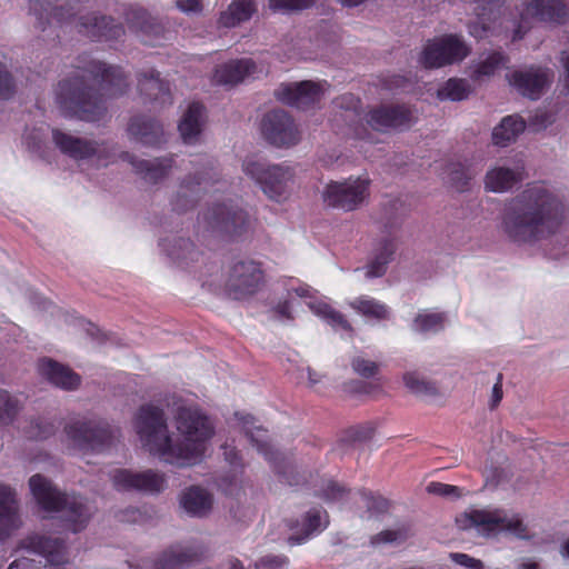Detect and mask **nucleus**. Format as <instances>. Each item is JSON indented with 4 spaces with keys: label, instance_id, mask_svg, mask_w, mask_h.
Returning <instances> with one entry per match:
<instances>
[{
    "label": "nucleus",
    "instance_id": "f257e3e1",
    "mask_svg": "<svg viewBox=\"0 0 569 569\" xmlns=\"http://www.w3.org/2000/svg\"><path fill=\"white\" fill-rule=\"evenodd\" d=\"M177 437L169 432L161 408L141 406L133 427L142 447L166 463L191 467L200 463L214 433L211 420L196 405L181 403L174 415Z\"/></svg>",
    "mask_w": 569,
    "mask_h": 569
},
{
    "label": "nucleus",
    "instance_id": "f03ea898",
    "mask_svg": "<svg viewBox=\"0 0 569 569\" xmlns=\"http://www.w3.org/2000/svg\"><path fill=\"white\" fill-rule=\"evenodd\" d=\"M565 206L545 184H531L506 203L501 228L513 242L543 246L551 258L569 253V233L561 230Z\"/></svg>",
    "mask_w": 569,
    "mask_h": 569
},
{
    "label": "nucleus",
    "instance_id": "7ed1b4c3",
    "mask_svg": "<svg viewBox=\"0 0 569 569\" xmlns=\"http://www.w3.org/2000/svg\"><path fill=\"white\" fill-rule=\"evenodd\" d=\"M127 88L126 77L119 67L90 60L58 83L56 102L66 117L96 121L106 112L102 97L121 96Z\"/></svg>",
    "mask_w": 569,
    "mask_h": 569
},
{
    "label": "nucleus",
    "instance_id": "20e7f679",
    "mask_svg": "<svg viewBox=\"0 0 569 569\" xmlns=\"http://www.w3.org/2000/svg\"><path fill=\"white\" fill-rule=\"evenodd\" d=\"M29 12L34 16L38 27L47 24L69 23L76 21L79 32L92 39L117 40L123 33V27L114 23L111 18L99 17L97 13H83L71 0H28Z\"/></svg>",
    "mask_w": 569,
    "mask_h": 569
},
{
    "label": "nucleus",
    "instance_id": "39448f33",
    "mask_svg": "<svg viewBox=\"0 0 569 569\" xmlns=\"http://www.w3.org/2000/svg\"><path fill=\"white\" fill-rule=\"evenodd\" d=\"M30 491L40 508L49 513H59L63 528L76 533L83 530L92 515V508L82 497L68 496L41 475L29 479Z\"/></svg>",
    "mask_w": 569,
    "mask_h": 569
},
{
    "label": "nucleus",
    "instance_id": "423d86ee",
    "mask_svg": "<svg viewBox=\"0 0 569 569\" xmlns=\"http://www.w3.org/2000/svg\"><path fill=\"white\" fill-rule=\"evenodd\" d=\"M242 171L273 202L284 203L293 192L296 172L287 163H271L258 157H248L242 162Z\"/></svg>",
    "mask_w": 569,
    "mask_h": 569
},
{
    "label": "nucleus",
    "instance_id": "0eeeda50",
    "mask_svg": "<svg viewBox=\"0 0 569 569\" xmlns=\"http://www.w3.org/2000/svg\"><path fill=\"white\" fill-rule=\"evenodd\" d=\"M457 526L462 530H475L483 537L509 532L518 538H527L526 526L513 512L502 509H472L457 517Z\"/></svg>",
    "mask_w": 569,
    "mask_h": 569
},
{
    "label": "nucleus",
    "instance_id": "6e6552de",
    "mask_svg": "<svg viewBox=\"0 0 569 569\" xmlns=\"http://www.w3.org/2000/svg\"><path fill=\"white\" fill-rule=\"evenodd\" d=\"M68 445L79 451L104 450L112 439L109 423L93 417H76L64 428Z\"/></svg>",
    "mask_w": 569,
    "mask_h": 569
},
{
    "label": "nucleus",
    "instance_id": "1a4fd4ad",
    "mask_svg": "<svg viewBox=\"0 0 569 569\" xmlns=\"http://www.w3.org/2000/svg\"><path fill=\"white\" fill-rule=\"evenodd\" d=\"M470 53L469 46L462 37L443 34L429 39L418 58V62L426 69H439L461 62Z\"/></svg>",
    "mask_w": 569,
    "mask_h": 569
},
{
    "label": "nucleus",
    "instance_id": "9d476101",
    "mask_svg": "<svg viewBox=\"0 0 569 569\" xmlns=\"http://www.w3.org/2000/svg\"><path fill=\"white\" fill-rule=\"evenodd\" d=\"M199 221L208 229L218 230L230 236H240L252 223L249 212L232 199L214 203L201 213Z\"/></svg>",
    "mask_w": 569,
    "mask_h": 569
},
{
    "label": "nucleus",
    "instance_id": "9b49d317",
    "mask_svg": "<svg viewBox=\"0 0 569 569\" xmlns=\"http://www.w3.org/2000/svg\"><path fill=\"white\" fill-rule=\"evenodd\" d=\"M369 186L370 179L367 176L331 181L322 191V200L328 207L352 211L368 198Z\"/></svg>",
    "mask_w": 569,
    "mask_h": 569
},
{
    "label": "nucleus",
    "instance_id": "f8f14e48",
    "mask_svg": "<svg viewBox=\"0 0 569 569\" xmlns=\"http://www.w3.org/2000/svg\"><path fill=\"white\" fill-rule=\"evenodd\" d=\"M284 289L289 297L295 293L297 297L303 299L311 312L331 326L332 329L337 331L341 330L346 335L351 332V326L345 317L330 306L327 297L320 295L310 286L298 279H290L284 283Z\"/></svg>",
    "mask_w": 569,
    "mask_h": 569
},
{
    "label": "nucleus",
    "instance_id": "ddd939ff",
    "mask_svg": "<svg viewBox=\"0 0 569 569\" xmlns=\"http://www.w3.org/2000/svg\"><path fill=\"white\" fill-rule=\"evenodd\" d=\"M263 281L260 264L252 260L236 262L228 273L226 291L233 299H243L254 295Z\"/></svg>",
    "mask_w": 569,
    "mask_h": 569
},
{
    "label": "nucleus",
    "instance_id": "4468645a",
    "mask_svg": "<svg viewBox=\"0 0 569 569\" xmlns=\"http://www.w3.org/2000/svg\"><path fill=\"white\" fill-rule=\"evenodd\" d=\"M52 139L59 150L77 160L94 159L98 166H107L112 161L109 148L104 144L74 137L59 129L52 131Z\"/></svg>",
    "mask_w": 569,
    "mask_h": 569
},
{
    "label": "nucleus",
    "instance_id": "2eb2a0df",
    "mask_svg": "<svg viewBox=\"0 0 569 569\" xmlns=\"http://www.w3.org/2000/svg\"><path fill=\"white\" fill-rule=\"evenodd\" d=\"M218 172L211 164L197 168L193 174L182 180L179 190L171 201L172 209L178 212L193 207L201 191H209L210 187L218 183Z\"/></svg>",
    "mask_w": 569,
    "mask_h": 569
},
{
    "label": "nucleus",
    "instance_id": "dca6fc26",
    "mask_svg": "<svg viewBox=\"0 0 569 569\" xmlns=\"http://www.w3.org/2000/svg\"><path fill=\"white\" fill-rule=\"evenodd\" d=\"M263 138L276 147H291L299 142L300 132L292 118L280 109L267 112L260 123Z\"/></svg>",
    "mask_w": 569,
    "mask_h": 569
},
{
    "label": "nucleus",
    "instance_id": "f3484780",
    "mask_svg": "<svg viewBox=\"0 0 569 569\" xmlns=\"http://www.w3.org/2000/svg\"><path fill=\"white\" fill-rule=\"evenodd\" d=\"M550 68L529 67L507 73L509 84L521 96L532 100L539 99L553 80Z\"/></svg>",
    "mask_w": 569,
    "mask_h": 569
},
{
    "label": "nucleus",
    "instance_id": "a211bd4d",
    "mask_svg": "<svg viewBox=\"0 0 569 569\" xmlns=\"http://www.w3.org/2000/svg\"><path fill=\"white\" fill-rule=\"evenodd\" d=\"M520 16L521 21L515 31V40L522 38V29L530 19L541 22H563L568 16V8L562 0H526Z\"/></svg>",
    "mask_w": 569,
    "mask_h": 569
},
{
    "label": "nucleus",
    "instance_id": "6ab92c4d",
    "mask_svg": "<svg viewBox=\"0 0 569 569\" xmlns=\"http://www.w3.org/2000/svg\"><path fill=\"white\" fill-rule=\"evenodd\" d=\"M327 87L326 81L283 83L276 90L274 94L279 101L305 110L320 101Z\"/></svg>",
    "mask_w": 569,
    "mask_h": 569
},
{
    "label": "nucleus",
    "instance_id": "aec40b11",
    "mask_svg": "<svg viewBox=\"0 0 569 569\" xmlns=\"http://www.w3.org/2000/svg\"><path fill=\"white\" fill-rule=\"evenodd\" d=\"M118 490H137L148 493H159L164 490L167 481L163 475L146 470L133 472L126 469L116 470L111 476Z\"/></svg>",
    "mask_w": 569,
    "mask_h": 569
},
{
    "label": "nucleus",
    "instance_id": "412c9836",
    "mask_svg": "<svg viewBox=\"0 0 569 569\" xmlns=\"http://www.w3.org/2000/svg\"><path fill=\"white\" fill-rule=\"evenodd\" d=\"M20 548L29 553L41 556L53 567H59L69 561L68 547L59 538L32 533L21 541Z\"/></svg>",
    "mask_w": 569,
    "mask_h": 569
},
{
    "label": "nucleus",
    "instance_id": "4be33fe9",
    "mask_svg": "<svg viewBox=\"0 0 569 569\" xmlns=\"http://www.w3.org/2000/svg\"><path fill=\"white\" fill-rule=\"evenodd\" d=\"M412 121L411 111L403 106L378 107L366 114V122L375 131L407 128Z\"/></svg>",
    "mask_w": 569,
    "mask_h": 569
},
{
    "label": "nucleus",
    "instance_id": "5701e85b",
    "mask_svg": "<svg viewBox=\"0 0 569 569\" xmlns=\"http://www.w3.org/2000/svg\"><path fill=\"white\" fill-rule=\"evenodd\" d=\"M477 18L468 26L470 36L482 39L495 33L500 18L502 0H471Z\"/></svg>",
    "mask_w": 569,
    "mask_h": 569
},
{
    "label": "nucleus",
    "instance_id": "b1692460",
    "mask_svg": "<svg viewBox=\"0 0 569 569\" xmlns=\"http://www.w3.org/2000/svg\"><path fill=\"white\" fill-rule=\"evenodd\" d=\"M236 419L243 429L244 433L257 448L258 452L261 453L267 461H269L278 472H282L279 466V459H282V455L278 451H273L268 442L267 430L259 426H256L254 418L249 413H236Z\"/></svg>",
    "mask_w": 569,
    "mask_h": 569
},
{
    "label": "nucleus",
    "instance_id": "393cba45",
    "mask_svg": "<svg viewBox=\"0 0 569 569\" xmlns=\"http://www.w3.org/2000/svg\"><path fill=\"white\" fill-rule=\"evenodd\" d=\"M22 525L13 488L0 483V540L10 537Z\"/></svg>",
    "mask_w": 569,
    "mask_h": 569
},
{
    "label": "nucleus",
    "instance_id": "a878e982",
    "mask_svg": "<svg viewBox=\"0 0 569 569\" xmlns=\"http://www.w3.org/2000/svg\"><path fill=\"white\" fill-rule=\"evenodd\" d=\"M261 72L262 69H259L251 59H237L219 66L214 71L213 80L220 84H237Z\"/></svg>",
    "mask_w": 569,
    "mask_h": 569
},
{
    "label": "nucleus",
    "instance_id": "bb28decb",
    "mask_svg": "<svg viewBox=\"0 0 569 569\" xmlns=\"http://www.w3.org/2000/svg\"><path fill=\"white\" fill-rule=\"evenodd\" d=\"M122 157L132 166L136 173L149 183H157L166 178L173 163L172 157L147 160L139 159L127 152L123 153Z\"/></svg>",
    "mask_w": 569,
    "mask_h": 569
},
{
    "label": "nucleus",
    "instance_id": "cd10ccee",
    "mask_svg": "<svg viewBox=\"0 0 569 569\" xmlns=\"http://www.w3.org/2000/svg\"><path fill=\"white\" fill-rule=\"evenodd\" d=\"M39 373L48 379L52 385L72 390L80 385V377L68 367L51 359H42L38 363Z\"/></svg>",
    "mask_w": 569,
    "mask_h": 569
},
{
    "label": "nucleus",
    "instance_id": "c85d7f7f",
    "mask_svg": "<svg viewBox=\"0 0 569 569\" xmlns=\"http://www.w3.org/2000/svg\"><path fill=\"white\" fill-rule=\"evenodd\" d=\"M328 515L321 508L310 509L296 527L295 533L288 539L289 543L300 545L312 536L319 535L328 526Z\"/></svg>",
    "mask_w": 569,
    "mask_h": 569
},
{
    "label": "nucleus",
    "instance_id": "c756f323",
    "mask_svg": "<svg viewBox=\"0 0 569 569\" xmlns=\"http://www.w3.org/2000/svg\"><path fill=\"white\" fill-rule=\"evenodd\" d=\"M160 248L173 262L182 267L198 261L200 257V252L194 244L189 239L181 237H174L172 240H161Z\"/></svg>",
    "mask_w": 569,
    "mask_h": 569
},
{
    "label": "nucleus",
    "instance_id": "7c9ffc66",
    "mask_svg": "<svg viewBox=\"0 0 569 569\" xmlns=\"http://www.w3.org/2000/svg\"><path fill=\"white\" fill-rule=\"evenodd\" d=\"M204 108L198 102L189 104L179 122V131L186 143H194L203 128Z\"/></svg>",
    "mask_w": 569,
    "mask_h": 569
},
{
    "label": "nucleus",
    "instance_id": "2f4dec72",
    "mask_svg": "<svg viewBox=\"0 0 569 569\" xmlns=\"http://www.w3.org/2000/svg\"><path fill=\"white\" fill-rule=\"evenodd\" d=\"M181 508L190 516L203 517L212 507V496L201 487L192 486L180 496Z\"/></svg>",
    "mask_w": 569,
    "mask_h": 569
},
{
    "label": "nucleus",
    "instance_id": "473e14b6",
    "mask_svg": "<svg viewBox=\"0 0 569 569\" xmlns=\"http://www.w3.org/2000/svg\"><path fill=\"white\" fill-rule=\"evenodd\" d=\"M138 87L141 93H144L151 100L159 101L161 106L172 101L169 84L162 81L159 73L153 69L139 74Z\"/></svg>",
    "mask_w": 569,
    "mask_h": 569
},
{
    "label": "nucleus",
    "instance_id": "72a5a7b5",
    "mask_svg": "<svg viewBox=\"0 0 569 569\" xmlns=\"http://www.w3.org/2000/svg\"><path fill=\"white\" fill-rule=\"evenodd\" d=\"M130 136L146 146H156L162 142V127L154 120L146 117H136L128 127Z\"/></svg>",
    "mask_w": 569,
    "mask_h": 569
},
{
    "label": "nucleus",
    "instance_id": "f704fd0d",
    "mask_svg": "<svg viewBox=\"0 0 569 569\" xmlns=\"http://www.w3.org/2000/svg\"><path fill=\"white\" fill-rule=\"evenodd\" d=\"M257 11L254 0H233L218 19L219 27L234 28L248 21Z\"/></svg>",
    "mask_w": 569,
    "mask_h": 569
},
{
    "label": "nucleus",
    "instance_id": "c9c22d12",
    "mask_svg": "<svg viewBox=\"0 0 569 569\" xmlns=\"http://www.w3.org/2000/svg\"><path fill=\"white\" fill-rule=\"evenodd\" d=\"M521 180L519 169H510L503 166H497L490 169L485 179V187L491 192H507Z\"/></svg>",
    "mask_w": 569,
    "mask_h": 569
},
{
    "label": "nucleus",
    "instance_id": "e433bc0d",
    "mask_svg": "<svg viewBox=\"0 0 569 569\" xmlns=\"http://www.w3.org/2000/svg\"><path fill=\"white\" fill-rule=\"evenodd\" d=\"M397 249L395 239L385 238L380 240L373 251L372 259L367 266L366 276L369 278L381 277L391 261Z\"/></svg>",
    "mask_w": 569,
    "mask_h": 569
},
{
    "label": "nucleus",
    "instance_id": "4c0bfd02",
    "mask_svg": "<svg viewBox=\"0 0 569 569\" xmlns=\"http://www.w3.org/2000/svg\"><path fill=\"white\" fill-rule=\"evenodd\" d=\"M526 122L519 116H507L492 131V141L497 146H508L523 132Z\"/></svg>",
    "mask_w": 569,
    "mask_h": 569
},
{
    "label": "nucleus",
    "instance_id": "58836bf2",
    "mask_svg": "<svg viewBox=\"0 0 569 569\" xmlns=\"http://www.w3.org/2000/svg\"><path fill=\"white\" fill-rule=\"evenodd\" d=\"M197 551L189 547L176 546L164 551L157 561V569H182L197 557Z\"/></svg>",
    "mask_w": 569,
    "mask_h": 569
},
{
    "label": "nucleus",
    "instance_id": "ea45409f",
    "mask_svg": "<svg viewBox=\"0 0 569 569\" xmlns=\"http://www.w3.org/2000/svg\"><path fill=\"white\" fill-rule=\"evenodd\" d=\"M508 57L501 52H491L481 57L472 67L471 77L473 80L482 81L493 76L499 69L507 66Z\"/></svg>",
    "mask_w": 569,
    "mask_h": 569
},
{
    "label": "nucleus",
    "instance_id": "a19ab883",
    "mask_svg": "<svg viewBox=\"0 0 569 569\" xmlns=\"http://www.w3.org/2000/svg\"><path fill=\"white\" fill-rule=\"evenodd\" d=\"M23 408V401L19 396L0 389V427L12 426Z\"/></svg>",
    "mask_w": 569,
    "mask_h": 569
},
{
    "label": "nucleus",
    "instance_id": "79ce46f5",
    "mask_svg": "<svg viewBox=\"0 0 569 569\" xmlns=\"http://www.w3.org/2000/svg\"><path fill=\"white\" fill-rule=\"evenodd\" d=\"M349 306L361 316L376 320L388 319L390 315L386 305L368 296L351 300Z\"/></svg>",
    "mask_w": 569,
    "mask_h": 569
},
{
    "label": "nucleus",
    "instance_id": "37998d69",
    "mask_svg": "<svg viewBox=\"0 0 569 569\" xmlns=\"http://www.w3.org/2000/svg\"><path fill=\"white\" fill-rule=\"evenodd\" d=\"M447 317L442 312L421 311L413 322L412 330L421 333H435L445 328Z\"/></svg>",
    "mask_w": 569,
    "mask_h": 569
},
{
    "label": "nucleus",
    "instance_id": "c03bdc74",
    "mask_svg": "<svg viewBox=\"0 0 569 569\" xmlns=\"http://www.w3.org/2000/svg\"><path fill=\"white\" fill-rule=\"evenodd\" d=\"M471 92V87L466 79H449L439 90L438 97L441 100L449 99L460 101L466 99Z\"/></svg>",
    "mask_w": 569,
    "mask_h": 569
},
{
    "label": "nucleus",
    "instance_id": "a18cd8bd",
    "mask_svg": "<svg viewBox=\"0 0 569 569\" xmlns=\"http://www.w3.org/2000/svg\"><path fill=\"white\" fill-rule=\"evenodd\" d=\"M406 388L417 396H430L436 393V387L426 380L417 371H408L402 377Z\"/></svg>",
    "mask_w": 569,
    "mask_h": 569
},
{
    "label": "nucleus",
    "instance_id": "49530a36",
    "mask_svg": "<svg viewBox=\"0 0 569 569\" xmlns=\"http://www.w3.org/2000/svg\"><path fill=\"white\" fill-rule=\"evenodd\" d=\"M130 21L132 28L148 37H158L162 32V27L143 10L134 12V18Z\"/></svg>",
    "mask_w": 569,
    "mask_h": 569
},
{
    "label": "nucleus",
    "instance_id": "de8ad7c7",
    "mask_svg": "<svg viewBox=\"0 0 569 569\" xmlns=\"http://www.w3.org/2000/svg\"><path fill=\"white\" fill-rule=\"evenodd\" d=\"M359 99L352 93H346L335 100V106L342 110L340 117L346 122H353L360 119Z\"/></svg>",
    "mask_w": 569,
    "mask_h": 569
},
{
    "label": "nucleus",
    "instance_id": "09e8293b",
    "mask_svg": "<svg viewBox=\"0 0 569 569\" xmlns=\"http://www.w3.org/2000/svg\"><path fill=\"white\" fill-rule=\"evenodd\" d=\"M449 180L456 184V187L462 190L467 187L468 181L476 176V171L462 163H452L448 168Z\"/></svg>",
    "mask_w": 569,
    "mask_h": 569
},
{
    "label": "nucleus",
    "instance_id": "8fccbe9b",
    "mask_svg": "<svg viewBox=\"0 0 569 569\" xmlns=\"http://www.w3.org/2000/svg\"><path fill=\"white\" fill-rule=\"evenodd\" d=\"M54 430V425L51 421L39 419L31 422L26 436L30 439L43 440L53 435Z\"/></svg>",
    "mask_w": 569,
    "mask_h": 569
},
{
    "label": "nucleus",
    "instance_id": "3c124183",
    "mask_svg": "<svg viewBox=\"0 0 569 569\" xmlns=\"http://www.w3.org/2000/svg\"><path fill=\"white\" fill-rule=\"evenodd\" d=\"M317 0H270L269 8L273 11L303 10L316 3Z\"/></svg>",
    "mask_w": 569,
    "mask_h": 569
},
{
    "label": "nucleus",
    "instance_id": "603ef678",
    "mask_svg": "<svg viewBox=\"0 0 569 569\" xmlns=\"http://www.w3.org/2000/svg\"><path fill=\"white\" fill-rule=\"evenodd\" d=\"M361 498L371 515H379L388 510L389 502L382 497H376L370 492H361Z\"/></svg>",
    "mask_w": 569,
    "mask_h": 569
},
{
    "label": "nucleus",
    "instance_id": "864d4df0",
    "mask_svg": "<svg viewBox=\"0 0 569 569\" xmlns=\"http://www.w3.org/2000/svg\"><path fill=\"white\" fill-rule=\"evenodd\" d=\"M13 91V79L7 66L0 61V99H9Z\"/></svg>",
    "mask_w": 569,
    "mask_h": 569
},
{
    "label": "nucleus",
    "instance_id": "5fc2aeb1",
    "mask_svg": "<svg viewBox=\"0 0 569 569\" xmlns=\"http://www.w3.org/2000/svg\"><path fill=\"white\" fill-rule=\"evenodd\" d=\"M352 368L358 375L366 378L375 376L378 370V366L376 362L365 359L362 357H356L352 360Z\"/></svg>",
    "mask_w": 569,
    "mask_h": 569
},
{
    "label": "nucleus",
    "instance_id": "6e6d98bb",
    "mask_svg": "<svg viewBox=\"0 0 569 569\" xmlns=\"http://www.w3.org/2000/svg\"><path fill=\"white\" fill-rule=\"evenodd\" d=\"M450 559L455 563L469 569H483V562L481 560L472 558L467 553L452 552L450 553Z\"/></svg>",
    "mask_w": 569,
    "mask_h": 569
},
{
    "label": "nucleus",
    "instance_id": "4d7b16f0",
    "mask_svg": "<svg viewBox=\"0 0 569 569\" xmlns=\"http://www.w3.org/2000/svg\"><path fill=\"white\" fill-rule=\"evenodd\" d=\"M427 491L432 495L450 497L458 496L459 488L452 485L441 483V482H430L427 486Z\"/></svg>",
    "mask_w": 569,
    "mask_h": 569
},
{
    "label": "nucleus",
    "instance_id": "13d9d810",
    "mask_svg": "<svg viewBox=\"0 0 569 569\" xmlns=\"http://www.w3.org/2000/svg\"><path fill=\"white\" fill-rule=\"evenodd\" d=\"M403 538V533L400 530H386L377 536H375L371 540L373 545H381V543H391L396 542Z\"/></svg>",
    "mask_w": 569,
    "mask_h": 569
},
{
    "label": "nucleus",
    "instance_id": "bf43d9fd",
    "mask_svg": "<svg viewBox=\"0 0 569 569\" xmlns=\"http://www.w3.org/2000/svg\"><path fill=\"white\" fill-rule=\"evenodd\" d=\"M552 122V116L547 111H537L531 120V126L535 130H541L547 128Z\"/></svg>",
    "mask_w": 569,
    "mask_h": 569
},
{
    "label": "nucleus",
    "instance_id": "052dcab7",
    "mask_svg": "<svg viewBox=\"0 0 569 569\" xmlns=\"http://www.w3.org/2000/svg\"><path fill=\"white\" fill-rule=\"evenodd\" d=\"M177 7L186 13H196L202 8L200 0H177Z\"/></svg>",
    "mask_w": 569,
    "mask_h": 569
},
{
    "label": "nucleus",
    "instance_id": "680f3d73",
    "mask_svg": "<svg viewBox=\"0 0 569 569\" xmlns=\"http://www.w3.org/2000/svg\"><path fill=\"white\" fill-rule=\"evenodd\" d=\"M346 491L336 482H329L325 490V498L327 500H339L345 496Z\"/></svg>",
    "mask_w": 569,
    "mask_h": 569
},
{
    "label": "nucleus",
    "instance_id": "e2e57ef3",
    "mask_svg": "<svg viewBox=\"0 0 569 569\" xmlns=\"http://www.w3.org/2000/svg\"><path fill=\"white\" fill-rule=\"evenodd\" d=\"M286 562V558L281 556H266L263 557L260 562L259 567L261 568H268L273 569L281 567Z\"/></svg>",
    "mask_w": 569,
    "mask_h": 569
},
{
    "label": "nucleus",
    "instance_id": "0e129e2a",
    "mask_svg": "<svg viewBox=\"0 0 569 569\" xmlns=\"http://www.w3.org/2000/svg\"><path fill=\"white\" fill-rule=\"evenodd\" d=\"M222 448H223L224 458L230 463V466H232V467L240 466V458H239L238 451L234 448L229 447V446H223Z\"/></svg>",
    "mask_w": 569,
    "mask_h": 569
},
{
    "label": "nucleus",
    "instance_id": "69168bd1",
    "mask_svg": "<svg viewBox=\"0 0 569 569\" xmlns=\"http://www.w3.org/2000/svg\"><path fill=\"white\" fill-rule=\"evenodd\" d=\"M561 63L565 70V77H563V86L567 89L569 93V49L562 51L561 53Z\"/></svg>",
    "mask_w": 569,
    "mask_h": 569
},
{
    "label": "nucleus",
    "instance_id": "338daca9",
    "mask_svg": "<svg viewBox=\"0 0 569 569\" xmlns=\"http://www.w3.org/2000/svg\"><path fill=\"white\" fill-rule=\"evenodd\" d=\"M350 126L352 127L353 134L357 138L373 141V139L367 132L366 127H363L362 124H353V123H350Z\"/></svg>",
    "mask_w": 569,
    "mask_h": 569
},
{
    "label": "nucleus",
    "instance_id": "774afa93",
    "mask_svg": "<svg viewBox=\"0 0 569 569\" xmlns=\"http://www.w3.org/2000/svg\"><path fill=\"white\" fill-rule=\"evenodd\" d=\"M277 312L281 316V317H286V318H290V302L289 301H284L283 303H279L277 306Z\"/></svg>",
    "mask_w": 569,
    "mask_h": 569
}]
</instances>
